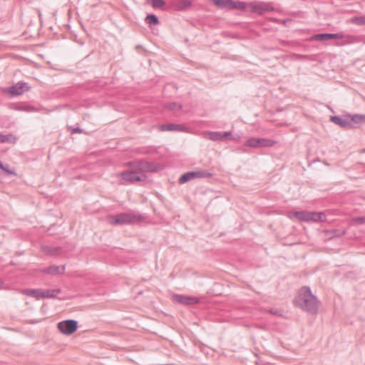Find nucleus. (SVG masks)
<instances>
[{"label":"nucleus","mask_w":365,"mask_h":365,"mask_svg":"<svg viewBox=\"0 0 365 365\" xmlns=\"http://www.w3.org/2000/svg\"><path fill=\"white\" fill-rule=\"evenodd\" d=\"M294 303L297 307L311 314H317L319 305V301L312 293L309 287H303L299 289Z\"/></svg>","instance_id":"f257e3e1"},{"label":"nucleus","mask_w":365,"mask_h":365,"mask_svg":"<svg viewBox=\"0 0 365 365\" xmlns=\"http://www.w3.org/2000/svg\"><path fill=\"white\" fill-rule=\"evenodd\" d=\"M143 219V217L141 215L135 213H121L109 217L110 224L114 225L140 222Z\"/></svg>","instance_id":"f03ea898"},{"label":"nucleus","mask_w":365,"mask_h":365,"mask_svg":"<svg viewBox=\"0 0 365 365\" xmlns=\"http://www.w3.org/2000/svg\"><path fill=\"white\" fill-rule=\"evenodd\" d=\"M128 165L139 175H144L143 173L145 172H155L157 170L155 164L145 160L131 161L128 163Z\"/></svg>","instance_id":"7ed1b4c3"},{"label":"nucleus","mask_w":365,"mask_h":365,"mask_svg":"<svg viewBox=\"0 0 365 365\" xmlns=\"http://www.w3.org/2000/svg\"><path fill=\"white\" fill-rule=\"evenodd\" d=\"M212 176V174L204 170H200L196 171L187 172L182 174L178 180L179 184H184L192 179L195 178H207Z\"/></svg>","instance_id":"20e7f679"},{"label":"nucleus","mask_w":365,"mask_h":365,"mask_svg":"<svg viewBox=\"0 0 365 365\" xmlns=\"http://www.w3.org/2000/svg\"><path fill=\"white\" fill-rule=\"evenodd\" d=\"M58 330L65 335H71L78 329V322L74 319H67L58 323Z\"/></svg>","instance_id":"39448f33"},{"label":"nucleus","mask_w":365,"mask_h":365,"mask_svg":"<svg viewBox=\"0 0 365 365\" xmlns=\"http://www.w3.org/2000/svg\"><path fill=\"white\" fill-rule=\"evenodd\" d=\"M276 141L267 138H250L246 141L245 145L252 148H267L272 147Z\"/></svg>","instance_id":"423d86ee"},{"label":"nucleus","mask_w":365,"mask_h":365,"mask_svg":"<svg viewBox=\"0 0 365 365\" xmlns=\"http://www.w3.org/2000/svg\"><path fill=\"white\" fill-rule=\"evenodd\" d=\"M122 179L130 183H134L136 182L143 181L145 180L146 176L145 175H139L132 169L130 170L124 171L119 174Z\"/></svg>","instance_id":"0eeeda50"},{"label":"nucleus","mask_w":365,"mask_h":365,"mask_svg":"<svg viewBox=\"0 0 365 365\" xmlns=\"http://www.w3.org/2000/svg\"><path fill=\"white\" fill-rule=\"evenodd\" d=\"M249 6L252 11L258 14L274 11V7L265 2H251Z\"/></svg>","instance_id":"6e6552de"},{"label":"nucleus","mask_w":365,"mask_h":365,"mask_svg":"<svg viewBox=\"0 0 365 365\" xmlns=\"http://www.w3.org/2000/svg\"><path fill=\"white\" fill-rule=\"evenodd\" d=\"M330 120L344 129L352 128L354 127L349 120V115H344V117L337 115L330 116Z\"/></svg>","instance_id":"1a4fd4ad"},{"label":"nucleus","mask_w":365,"mask_h":365,"mask_svg":"<svg viewBox=\"0 0 365 365\" xmlns=\"http://www.w3.org/2000/svg\"><path fill=\"white\" fill-rule=\"evenodd\" d=\"M344 37L343 33L337 34H318L314 35L312 38L315 41H326L329 39H342Z\"/></svg>","instance_id":"9d476101"},{"label":"nucleus","mask_w":365,"mask_h":365,"mask_svg":"<svg viewBox=\"0 0 365 365\" xmlns=\"http://www.w3.org/2000/svg\"><path fill=\"white\" fill-rule=\"evenodd\" d=\"M29 88L28 84L26 83L19 82L16 84L11 86L9 88V92L11 96H19L23 94L25 91H28Z\"/></svg>","instance_id":"9b49d317"},{"label":"nucleus","mask_w":365,"mask_h":365,"mask_svg":"<svg viewBox=\"0 0 365 365\" xmlns=\"http://www.w3.org/2000/svg\"><path fill=\"white\" fill-rule=\"evenodd\" d=\"M175 299L177 302L184 305L195 304L199 302V299L197 297H187L180 294L175 295Z\"/></svg>","instance_id":"f8f14e48"},{"label":"nucleus","mask_w":365,"mask_h":365,"mask_svg":"<svg viewBox=\"0 0 365 365\" xmlns=\"http://www.w3.org/2000/svg\"><path fill=\"white\" fill-rule=\"evenodd\" d=\"M192 5V0H172L171 6L177 11H183Z\"/></svg>","instance_id":"ddd939ff"},{"label":"nucleus","mask_w":365,"mask_h":365,"mask_svg":"<svg viewBox=\"0 0 365 365\" xmlns=\"http://www.w3.org/2000/svg\"><path fill=\"white\" fill-rule=\"evenodd\" d=\"M65 271V266L52 265L43 269V272L52 275L63 274Z\"/></svg>","instance_id":"4468645a"},{"label":"nucleus","mask_w":365,"mask_h":365,"mask_svg":"<svg viewBox=\"0 0 365 365\" xmlns=\"http://www.w3.org/2000/svg\"><path fill=\"white\" fill-rule=\"evenodd\" d=\"M349 118L351 123L353 125H363L365 124V115L364 114H349Z\"/></svg>","instance_id":"2eb2a0df"},{"label":"nucleus","mask_w":365,"mask_h":365,"mask_svg":"<svg viewBox=\"0 0 365 365\" xmlns=\"http://www.w3.org/2000/svg\"><path fill=\"white\" fill-rule=\"evenodd\" d=\"M212 2L220 9H232L233 0H211Z\"/></svg>","instance_id":"dca6fc26"},{"label":"nucleus","mask_w":365,"mask_h":365,"mask_svg":"<svg viewBox=\"0 0 365 365\" xmlns=\"http://www.w3.org/2000/svg\"><path fill=\"white\" fill-rule=\"evenodd\" d=\"M42 251L46 254L50 255H56L60 253L61 248L59 247H51L48 245L42 246Z\"/></svg>","instance_id":"f3484780"},{"label":"nucleus","mask_w":365,"mask_h":365,"mask_svg":"<svg viewBox=\"0 0 365 365\" xmlns=\"http://www.w3.org/2000/svg\"><path fill=\"white\" fill-rule=\"evenodd\" d=\"M160 130L162 131H174V130H182V126L180 125L170 123V124H164L161 125L160 127Z\"/></svg>","instance_id":"a211bd4d"},{"label":"nucleus","mask_w":365,"mask_h":365,"mask_svg":"<svg viewBox=\"0 0 365 365\" xmlns=\"http://www.w3.org/2000/svg\"><path fill=\"white\" fill-rule=\"evenodd\" d=\"M311 212L309 211H296L292 213V215L302 221H309V215Z\"/></svg>","instance_id":"6ab92c4d"},{"label":"nucleus","mask_w":365,"mask_h":365,"mask_svg":"<svg viewBox=\"0 0 365 365\" xmlns=\"http://www.w3.org/2000/svg\"><path fill=\"white\" fill-rule=\"evenodd\" d=\"M326 215L322 212H311L309 215V221L322 222L324 221Z\"/></svg>","instance_id":"aec40b11"},{"label":"nucleus","mask_w":365,"mask_h":365,"mask_svg":"<svg viewBox=\"0 0 365 365\" xmlns=\"http://www.w3.org/2000/svg\"><path fill=\"white\" fill-rule=\"evenodd\" d=\"M24 294L29 296L36 298V299H39L42 298V289H26L24 291Z\"/></svg>","instance_id":"412c9836"},{"label":"nucleus","mask_w":365,"mask_h":365,"mask_svg":"<svg viewBox=\"0 0 365 365\" xmlns=\"http://www.w3.org/2000/svg\"><path fill=\"white\" fill-rule=\"evenodd\" d=\"M61 292L60 289L42 290V298H54Z\"/></svg>","instance_id":"4be33fe9"},{"label":"nucleus","mask_w":365,"mask_h":365,"mask_svg":"<svg viewBox=\"0 0 365 365\" xmlns=\"http://www.w3.org/2000/svg\"><path fill=\"white\" fill-rule=\"evenodd\" d=\"M349 22L358 26H365V16H354L349 20Z\"/></svg>","instance_id":"5701e85b"},{"label":"nucleus","mask_w":365,"mask_h":365,"mask_svg":"<svg viewBox=\"0 0 365 365\" xmlns=\"http://www.w3.org/2000/svg\"><path fill=\"white\" fill-rule=\"evenodd\" d=\"M145 22L150 26L159 24L158 19L155 14H148L145 18Z\"/></svg>","instance_id":"b1692460"},{"label":"nucleus","mask_w":365,"mask_h":365,"mask_svg":"<svg viewBox=\"0 0 365 365\" xmlns=\"http://www.w3.org/2000/svg\"><path fill=\"white\" fill-rule=\"evenodd\" d=\"M17 138L13 134L4 135L2 134V143H16Z\"/></svg>","instance_id":"393cba45"},{"label":"nucleus","mask_w":365,"mask_h":365,"mask_svg":"<svg viewBox=\"0 0 365 365\" xmlns=\"http://www.w3.org/2000/svg\"><path fill=\"white\" fill-rule=\"evenodd\" d=\"M208 138L213 141L221 140H222V132H210L208 133Z\"/></svg>","instance_id":"a878e982"},{"label":"nucleus","mask_w":365,"mask_h":365,"mask_svg":"<svg viewBox=\"0 0 365 365\" xmlns=\"http://www.w3.org/2000/svg\"><path fill=\"white\" fill-rule=\"evenodd\" d=\"M233 6H232V9H238L240 10H245L246 9V4L245 2L241 1H235L233 0Z\"/></svg>","instance_id":"bb28decb"},{"label":"nucleus","mask_w":365,"mask_h":365,"mask_svg":"<svg viewBox=\"0 0 365 365\" xmlns=\"http://www.w3.org/2000/svg\"><path fill=\"white\" fill-rule=\"evenodd\" d=\"M153 8H160L165 4L163 0H150Z\"/></svg>","instance_id":"cd10ccee"},{"label":"nucleus","mask_w":365,"mask_h":365,"mask_svg":"<svg viewBox=\"0 0 365 365\" xmlns=\"http://www.w3.org/2000/svg\"><path fill=\"white\" fill-rule=\"evenodd\" d=\"M165 108L170 109V110H176V109H180L182 108L181 105H178L176 103H170L165 106Z\"/></svg>","instance_id":"c85d7f7f"},{"label":"nucleus","mask_w":365,"mask_h":365,"mask_svg":"<svg viewBox=\"0 0 365 365\" xmlns=\"http://www.w3.org/2000/svg\"><path fill=\"white\" fill-rule=\"evenodd\" d=\"M19 110H24L26 112H31L35 110V108L32 106H24L18 108Z\"/></svg>","instance_id":"c756f323"},{"label":"nucleus","mask_w":365,"mask_h":365,"mask_svg":"<svg viewBox=\"0 0 365 365\" xmlns=\"http://www.w3.org/2000/svg\"><path fill=\"white\" fill-rule=\"evenodd\" d=\"M353 221L358 225L365 224V217H356L353 219Z\"/></svg>","instance_id":"7c9ffc66"},{"label":"nucleus","mask_w":365,"mask_h":365,"mask_svg":"<svg viewBox=\"0 0 365 365\" xmlns=\"http://www.w3.org/2000/svg\"><path fill=\"white\" fill-rule=\"evenodd\" d=\"M4 169H2L4 171H5L7 174L10 175H16V173L14 170H11L9 168V165H4Z\"/></svg>","instance_id":"2f4dec72"},{"label":"nucleus","mask_w":365,"mask_h":365,"mask_svg":"<svg viewBox=\"0 0 365 365\" xmlns=\"http://www.w3.org/2000/svg\"><path fill=\"white\" fill-rule=\"evenodd\" d=\"M269 312L272 314H274V315H277V316H282V311L280 310V309H270L269 310Z\"/></svg>","instance_id":"473e14b6"},{"label":"nucleus","mask_w":365,"mask_h":365,"mask_svg":"<svg viewBox=\"0 0 365 365\" xmlns=\"http://www.w3.org/2000/svg\"><path fill=\"white\" fill-rule=\"evenodd\" d=\"M232 136V133L230 132H224V133H222V140L223 139H227V138H229L230 137Z\"/></svg>","instance_id":"72a5a7b5"},{"label":"nucleus","mask_w":365,"mask_h":365,"mask_svg":"<svg viewBox=\"0 0 365 365\" xmlns=\"http://www.w3.org/2000/svg\"><path fill=\"white\" fill-rule=\"evenodd\" d=\"M81 132H82V130L80 128H75L72 129L73 133H81Z\"/></svg>","instance_id":"f704fd0d"},{"label":"nucleus","mask_w":365,"mask_h":365,"mask_svg":"<svg viewBox=\"0 0 365 365\" xmlns=\"http://www.w3.org/2000/svg\"><path fill=\"white\" fill-rule=\"evenodd\" d=\"M0 168L4 169L3 163L0 161Z\"/></svg>","instance_id":"c9c22d12"},{"label":"nucleus","mask_w":365,"mask_h":365,"mask_svg":"<svg viewBox=\"0 0 365 365\" xmlns=\"http://www.w3.org/2000/svg\"><path fill=\"white\" fill-rule=\"evenodd\" d=\"M0 143H2V133H0Z\"/></svg>","instance_id":"e433bc0d"},{"label":"nucleus","mask_w":365,"mask_h":365,"mask_svg":"<svg viewBox=\"0 0 365 365\" xmlns=\"http://www.w3.org/2000/svg\"><path fill=\"white\" fill-rule=\"evenodd\" d=\"M2 285V282L0 280V287H1Z\"/></svg>","instance_id":"4c0bfd02"}]
</instances>
